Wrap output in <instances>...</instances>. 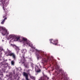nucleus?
Here are the masks:
<instances>
[{
	"label": "nucleus",
	"instance_id": "f257e3e1",
	"mask_svg": "<svg viewBox=\"0 0 80 80\" xmlns=\"http://www.w3.org/2000/svg\"><path fill=\"white\" fill-rule=\"evenodd\" d=\"M37 56L38 60L42 58V63L43 66H45L47 64L48 60V57L47 56L46 54H44L43 52H39L38 54H37Z\"/></svg>",
	"mask_w": 80,
	"mask_h": 80
},
{
	"label": "nucleus",
	"instance_id": "f03ea898",
	"mask_svg": "<svg viewBox=\"0 0 80 80\" xmlns=\"http://www.w3.org/2000/svg\"><path fill=\"white\" fill-rule=\"evenodd\" d=\"M22 42L24 45H28L29 47L32 46V44L30 41L27 40V38H23Z\"/></svg>",
	"mask_w": 80,
	"mask_h": 80
},
{
	"label": "nucleus",
	"instance_id": "7ed1b4c3",
	"mask_svg": "<svg viewBox=\"0 0 80 80\" xmlns=\"http://www.w3.org/2000/svg\"><path fill=\"white\" fill-rule=\"evenodd\" d=\"M0 32H2V33L3 35H5L6 34H8L7 30L4 27H0Z\"/></svg>",
	"mask_w": 80,
	"mask_h": 80
},
{
	"label": "nucleus",
	"instance_id": "20e7f679",
	"mask_svg": "<svg viewBox=\"0 0 80 80\" xmlns=\"http://www.w3.org/2000/svg\"><path fill=\"white\" fill-rule=\"evenodd\" d=\"M7 56H10V57L12 56L14 60H16V56H15V54L13 53H11L10 54H8Z\"/></svg>",
	"mask_w": 80,
	"mask_h": 80
},
{
	"label": "nucleus",
	"instance_id": "39448f33",
	"mask_svg": "<svg viewBox=\"0 0 80 80\" xmlns=\"http://www.w3.org/2000/svg\"><path fill=\"white\" fill-rule=\"evenodd\" d=\"M23 76L25 77L26 80H29L28 79V74L25 72H23Z\"/></svg>",
	"mask_w": 80,
	"mask_h": 80
},
{
	"label": "nucleus",
	"instance_id": "423d86ee",
	"mask_svg": "<svg viewBox=\"0 0 80 80\" xmlns=\"http://www.w3.org/2000/svg\"><path fill=\"white\" fill-rule=\"evenodd\" d=\"M7 0H0V2L2 3L4 5H8V2H6V1Z\"/></svg>",
	"mask_w": 80,
	"mask_h": 80
},
{
	"label": "nucleus",
	"instance_id": "0eeeda50",
	"mask_svg": "<svg viewBox=\"0 0 80 80\" xmlns=\"http://www.w3.org/2000/svg\"><path fill=\"white\" fill-rule=\"evenodd\" d=\"M2 8L4 11V12H5V14H7L8 13V10H7V9H6V8H5L4 6H3Z\"/></svg>",
	"mask_w": 80,
	"mask_h": 80
},
{
	"label": "nucleus",
	"instance_id": "6e6552de",
	"mask_svg": "<svg viewBox=\"0 0 80 80\" xmlns=\"http://www.w3.org/2000/svg\"><path fill=\"white\" fill-rule=\"evenodd\" d=\"M7 18H4V19L1 22V24H3L4 23V22L5 21V20H7Z\"/></svg>",
	"mask_w": 80,
	"mask_h": 80
},
{
	"label": "nucleus",
	"instance_id": "1a4fd4ad",
	"mask_svg": "<svg viewBox=\"0 0 80 80\" xmlns=\"http://www.w3.org/2000/svg\"><path fill=\"white\" fill-rule=\"evenodd\" d=\"M20 37H17L15 38V41H20Z\"/></svg>",
	"mask_w": 80,
	"mask_h": 80
},
{
	"label": "nucleus",
	"instance_id": "9d476101",
	"mask_svg": "<svg viewBox=\"0 0 80 80\" xmlns=\"http://www.w3.org/2000/svg\"><path fill=\"white\" fill-rule=\"evenodd\" d=\"M43 78H44V80H46V79H47V80L49 79V78L47 76L44 75L43 77H42Z\"/></svg>",
	"mask_w": 80,
	"mask_h": 80
},
{
	"label": "nucleus",
	"instance_id": "9b49d317",
	"mask_svg": "<svg viewBox=\"0 0 80 80\" xmlns=\"http://www.w3.org/2000/svg\"><path fill=\"white\" fill-rule=\"evenodd\" d=\"M54 42L55 43H53V44L56 45L58 43V40L57 39H56L54 41Z\"/></svg>",
	"mask_w": 80,
	"mask_h": 80
},
{
	"label": "nucleus",
	"instance_id": "f8f14e48",
	"mask_svg": "<svg viewBox=\"0 0 80 80\" xmlns=\"http://www.w3.org/2000/svg\"><path fill=\"white\" fill-rule=\"evenodd\" d=\"M27 52V50L25 49H23L22 50V52L23 53H25Z\"/></svg>",
	"mask_w": 80,
	"mask_h": 80
},
{
	"label": "nucleus",
	"instance_id": "ddd939ff",
	"mask_svg": "<svg viewBox=\"0 0 80 80\" xmlns=\"http://www.w3.org/2000/svg\"><path fill=\"white\" fill-rule=\"evenodd\" d=\"M7 14L5 13V14H4L3 15V18H7Z\"/></svg>",
	"mask_w": 80,
	"mask_h": 80
},
{
	"label": "nucleus",
	"instance_id": "4468645a",
	"mask_svg": "<svg viewBox=\"0 0 80 80\" xmlns=\"http://www.w3.org/2000/svg\"><path fill=\"white\" fill-rule=\"evenodd\" d=\"M11 53H13V52H12V51H10L9 50H8V55L10 54Z\"/></svg>",
	"mask_w": 80,
	"mask_h": 80
},
{
	"label": "nucleus",
	"instance_id": "2eb2a0df",
	"mask_svg": "<svg viewBox=\"0 0 80 80\" xmlns=\"http://www.w3.org/2000/svg\"><path fill=\"white\" fill-rule=\"evenodd\" d=\"M41 71V69H38L37 71H36V72L38 73L40 72Z\"/></svg>",
	"mask_w": 80,
	"mask_h": 80
},
{
	"label": "nucleus",
	"instance_id": "dca6fc26",
	"mask_svg": "<svg viewBox=\"0 0 80 80\" xmlns=\"http://www.w3.org/2000/svg\"><path fill=\"white\" fill-rule=\"evenodd\" d=\"M16 50L18 52L19 51V50H20V49H19V47L16 48Z\"/></svg>",
	"mask_w": 80,
	"mask_h": 80
},
{
	"label": "nucleus",
	"instance_id": "f3484780",
	"mask_svg": "<svg viewBox=\"0 0 80 80\" xmlns=\"http://www.w3.org/2000/svg\"><path fill=\"white\" fill-rule=\"evenodd\" d=\"M15 63V62L13 61H11V64L12 65H14V64Z\"/></svg>",
	"mask_w": 80,
	"mask_h": 80
},
{
	"label": "nucleus",
	"instance_id": "a211bd4d",
	"mask_svg": "<svg viewBox=\"0 0 80 80\" xmlns=\"http://www.w3.org/2000/svg\"><path fill=\"white\" fill-rule=\"evenodd\" d=\"M44 78L42 77H41L40 79H38V80H44Z\"/></svg>",
	"mask_w": 80,
	"mask_h": 80
},
{
	"label": "nucleus",
	"instance_id": "6ab92c4d",
	"mask_svg": "<svg viewBox=\"0 0 80 80\" xmlns=\"http://www.w3.org/2000/svg\"><path fill=\"white\" fill-rule=\"evenodd\" d=\"M25 68H28V65H25Z\"/></svg>",
	"mask_w": 80,
	"mask_h": 80
},
{
	"label": "nucleus",
	"instance_id": "aec40b11",
	"mask_svg": "<svg viewBox=\"0 0 80 80\" xmlns=\"http://www.w3.org/2000/svg\"><path fill=\"white\" fill-rule=\"evenodd\" d=\"M0 76H1V77L2 78L3 77V75L2 73H0Z\"/></svg>",
	"mask_w": 80,
	"mask_h": 80
},
{
	"label": "nucleus",
	"instance_id": "412c9836",
	"mask_svg": "<svg viewBox=\"0 0 80 80\" xmlns=\"http://www.w3.org/2000/svg\"><path fill=\"white\" fill-rule=\"evenodd\" d=\"M51 43H53L52 41H53V40L52 39H51L50 40Z\"/></svg>",
	"mask_w": 80,
	"mask_h": 80
},
{
	"label": "nucleus",
	"instance_id": "4be33fe9",
	"mask_svg": "<svg viewBox=\"0 0 80 80\" xmlns=\"http://www.w3.org/2000/svg\"><path fill=\"white\" fill-rule=\"evenodd\" d=\"M12 37H13L12 35H9V37L10 38H12Z\"/></svg>",
	"mask_w": 80,
	"mask_h": 80
},
{
	"label": "nucleus",
	"instance_id": "5701e85b",
	"mask_svg": "<svg viewBox=\"0 0 80 80\" xmlns=\"http://www.w3.org/2000/svg\"><path fill=\"white\" fill-rule=\"evenodd\" d=\"M30 78L32 79H33L34 77H33L32 76H30Z\"/></svg>",
	"mask_w": 80,
	"mask_h": 80
},
{
	"label": "nucleus",
	"instance_id": "b1692460",
	"mask_svg": "<svg viewBox=\"0 0 80 80\" xmlns=\"http://www.w3.org/2000/svg\"><path fill=\"white\" fill-rule=\"evenodd\" d=\"M38 68V66H35V70L36 69V68Z\"/></svg>",
	"mask_w": 80,
	"mask_h": 80
},
{
	"label": "nucleus",
	"instance_id": "393cba45",
	"mask_svg": "<svg viewBox=\"0 0 80 80\" xmlns=\"http://www.w3.org/2000/svg\"><path fill=\"white\" fill-rule=\"evenodd\" d=\"M22 57L23 58H25V57H24V56H23Z\"/></svg>",
	"mask_w": 80,
	"mask_h": 80
},
{
	"label": "nucleus",
	"instance_id": "a878e982",
	"mask_svg": "<svg viewBox=\"0 0 80 80\" xmlns=\"http://www.w3.org/2000/svg\"><path fill=\"white\" fill-rule=\"evenodd\" d=\"M7 66H8V65H7V66H6V67H7Z\"/></svg>",
	"mask_w": 80,
	"mask_h": 80
}]
</instances>
